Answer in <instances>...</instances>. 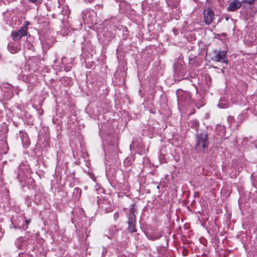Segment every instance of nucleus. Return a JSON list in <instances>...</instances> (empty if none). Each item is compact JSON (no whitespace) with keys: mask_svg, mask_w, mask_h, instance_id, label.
Here are the masks:
<instances>
[{"mask_svg":"<svg viewBox=\"0 0 257 257\" xmlns=\"http://www.w3.org/2000/svg\"><path fill=\"white\" fill-rule=\"evenodd\" d=\"M195 149L199 153H204L208 147L209 141L208 133L206 131L198 133L196 137Z\"/></svg>","mask_w":257,"mask_h":257,"instance_id":"1","label":"nucleus"},{"mask_svg":"<svg viewBox=\"0 0 257 257\" xmlns=\"http://www.w3.org/2000/svg\"><path fill=\"white\" fill-rule=\"evenodd\" d=\"M30 219H26L23 216H19L16 218L14 217L11 218L12 224L11 228H18L23 230H26L28 228L29 223L31 222Z\"/></svg>","mask_w":257,"mask_h":257,"instance_id":"2","label":"nucleus"},{"mask_svg":"<svg viewBox=\"0 0 257 257\" xmlns=\"http://www.w3.org/2000/svg\"><path fill=\"white\" fill-rule=\"evenodd\" d=\"M137 213V209L135 208V205L133 204L130 209L129 213L127 215L128 227L127 230L130 232H135L137 231L136 229V214Z\"/></svg>","mask_w":257,"mask_h":257,"instance_id":"3","label":"nucleus"},{"mask_svg":"<svg viewBox=\"0 0 257 257\" xmlns=\"http://www.w3.org/2000/svg\"><path fill=\"white\" fill-rule=\"evenodd\" d=\"M226 54L227 52L226 51L215 50L213 52V56L211 57V59L214 61L221 62L227 65L228 60Z\"/></svg>","mask_w":257,"mask_h":257,"instance_id":"4","label":"nucleus"},{"mask_svg":"<svg viewBox=\"0 0 257 257\" xmlns=\"http://www.w3.org/2000/svg\"><path fill=\"white\" fill-rule=\"evenodd\" d=\"M176 95L179 103L182 102L185 104H189L191 102V96L188 92L183 91L182 89H178L176 91Z\"/></svg>","mask_w":257,"mask_h":257,"instance_id":"5","label":"nucleus"},{"mask_svg":"<svg viewBox=\"0 0 257 257\" xmlns=\"http://www.w3.org/2000/svg\"><path fill=\"white\" fill-rule=\"evenodd\" d=\"M204 22L207 25H209L213 21L214 15L213 11L210 8L205 9L203 11Z\"/></svg>","mask_w":257,"mask_h":257,"instance_id":"6","label":"nucleus"},{"mask_svg":"<svg viewBox=\"0 0 257 257\" xmlns=\"http://www.w3.org/2000/svg\"><path fill=\"white\" fill-rule=\"evenodd\" d=\"M28 28L26 26L22 27L17 31H12L11 36L13 37L14 41L19 40L23 36H26L27 35Z\"/></svg>","mask_w":257,"mask_h":257,"instance_id":"7","label":"nucleus"},{"mask_svg":"<svg viewBox=\"0 0 257 257\" xmlns=\"http://www.w3.org/2000/svg\"><path fill=\"white\" fill-rule=\"evenodd\" d=\"M94 15H95V13L93 11L86 10L82 12V16L84 21L87 23L93 24L94 23L93 20L94 18Z\"/></svg>","mask_w":257,"mask_h":257,"instance_id":"8","label":"nucleus"},{"mask_svg":"<svg viewBox=\"0 0 257 257\" xmlns=\"http://www.w3.org/2000/svg\"><path fill=\"white\" fill-rule=\"evenodd\" d=\"M4 92V96L8 99H11L14 96L13 87L11 84L7 83L6 86H3L2 88Z\"/></svg>","mask_w":257,"mask_h":257,"instance_id":"9","label":"nucleus"},{"mask_svg":"<svg viewBox=\"0 0 257 257\" xmlns=\"http://www.w3.org/2000/svg\"><path fill=\"white\" fill-rule=\"evenodd\" d=\"M19 137L21 139L23 145L27 147L30 145V140L27 134L24 131H20L19 132Z\"/></svg>","mask_w":257,"mask_h":257,"instance_id":"10","label":"nucleus"},{"mask_svg":"<svg viewBox=\"0 0 257 257\" xmlns=\"http://www.w3.org/2000/svg\"><path fill=\"white\" fill-rule=\"evenodd\" d=\"M241 4L238 0L233 1L227 7V10L228 12H234L240 8Z\"/></svg>","mask_w":257,"mask_h":257,"instance_id":"11","label":"nucleus"},{"mask_svg":"<svg viewBox=\"0 0 257 257\" xmlns=\"http://www.w3.org/2000/svg\"><path fill=\"white\" fill-rule=\"evenodd\" d=\"M217 134L221 137L225 135L226 132V127L222 125H217L216 128Z\"/></svg>","mask_w":257,"mask_h":257,"instance_id":"12","label":"nucleus"},{"mask_svg":"<svg viewBox=\"0 0 257 257\" xmlns=\"http://www.w3.org/2000/svg\"><path fill=\"white\" fill-rule=\"evenodd\" d=\"M8 50L12 53H16L18 52L20 49L15 45L14 43H9L8 46Z\"/></svg>","mask_w":257,"mask_h":257,"instance_id":"13","label":"nucleus"},{"mask_svg":"<svg viewBox=\"0 0 257 257\" xmlns=\"http://www.w3.org/2000/svg\"><path fill=\"white\" fill-rule=\"evenodd\" d=\"M162 234L160 231H155L149 235V238L154 240L160 238Z\"/></svg>","mask_w":257,"mask_h":257,"instance_id":"14","label":"nucleus"},{"mask_svg":"<svg viewBox=\"0 0 257 257\" xmlns=\"http://www.w3.org/2000/svg\"><path fill=\"white\" fill-rule=\"evenodd\" d=\"M168 6L172 8H176L179 5V0H166Z\"/></svg>","mask_w":257,"mask_h":257,"instance_id":"15","label":"nucleus"},{"mask_svg":"<svg viewBox=\"0 0 257 257\" xmlns=\"http://www.w3.org/2000/svg\"><path fill=\"white\" fill-rule=\"evenodd\" d=\"M21 170L22 169H20L19 170L17 178L20 182H22L25 180V173L23 172L22 174L21 172Z\"/></svg>","mask_w":257,"mask_h":257,"instance_id":"16","label":"nucleus"},{"mask_svg":"<svg viewBox=\"0 0 257 257\" xmlns=\"http://www.w3.org/2000/svg\"><path fill=\"white\" fill-rule=\"evenodd\" d=\"M159 160L162 163H165L168 161V159L166 158V156L163 154H161L160 155Z\"/></svg>","mask_w":257,"mask_h":257,"instance_id":"17","label":"nucleus"},{"mask_svg":"<svg viewBox=\"0 0 257 257\" xmlns=\"http://www.w3.org/2000/svg\"><path fill=\"white\" fill-rule=\"evenodd\" d=\"M19 257H33L31 254L26 253H22L19 254Z\"/></svg>","mask_w":257,"mask_h":257,"instance_id":"18","label":"nucleus"},{"mask_svg":"<svg viewBox=\"0 0 257 257\" xmlns=\"http://www.w3.org/2000/svg\"><path fill=\"white\" fill-rule=\"evenodd\" d=\"M254 1L255 0H243L242 1V3H247L248 4H251L254 2Z\"/></svg>","mask_w":257,"mask_h":257,"instance_id":"19","label":"nucleus"},{"mask_svg":"<svg viewBox=\"0 0 257 257\" xmlns=\"http://www.w3.org/2000/svg\"><path fill=\"white\" fill-rule=\"evenodd\" d=\"M28 49H32L33 48V45L30 43H27L26 46H25Z\"/></svg>","mask_w":257,"mask_h":257,"instance_id":"20","label":"nucleus"},{"mask_svg":"<svg viewBox=\"0 0 257 257\" xmlns=\"http://www.w3.org/2000/svg\"><path fill=\"white\" fill-rule=\"evenodd\" d=\"M119 215L118 212H115L113 215L114 219L115 220H117L119 218Z\"/></svg>","mask_w":257,"mask_h":257,"instance_id":"21","label":"nucleus"},{"mask_svg":"<svg viewBox=\"0 0 257 257\" xmlns=\"http://www.w3.org/2000/svg\"><path fill=\"white\" fill-rule=\"evenodd\" d=\"M204 105V104L203 103H201L200 104H196V107L198 108H199L200 107H201V106H203Z\"/></svg>","mask_w":257,"mask_h":257,"instance_id":"22","label":"nucleus"},{"mask_svg":"<svg viewBox=\"0 0 257 257\" xmlns=\"http://www.w3.org/2000/svg\"><path fill=\"white\" fill-rule=\"evenodd\" d=\"M218 106L219 107L221 108H225L226 106H223L221 103H219L218 104Z\"/></svg>","mask_w":257,"mask_h":257,"instance_id":"23","label":"nucleus"},{"mask_svg":"<svg viewBox=\"0 0 257 257\" xmlns=\"http://www.w3.org/2000/svg\"><path fill=\"white\" fill-rule=\"evenodd\" d=\"M70 69H71V67H69V66H67L65 68V70L66 71H69L70 70Z\"/></svg>","mask_w":257,"mask_h":257,"instance_id":"24","label":"nucleus"},{"mask_svg":"<svg viewBox=\"0 0 257 257\" xmlns=\"http://www.w3.org/2000/svg\"><path fill=\"white\" fill-rule=\"evenodd\" d=\"M90 177L92 179V180H93V181H95V177L93 175H92V174H90Z\"/></svg>","mask_w":257,"mask_h":257,"instance_id":"25","label":"nucleus"},{"mask_svg":"<svg viewBox=\"0 0 257 257\" xmlns=\"http://www.w3.org/2000/svg\"><path fill=\"white\" fill-rule=\"evenodd\" d=\"M29 1L32 2V3L35 2L37 0H29Z\"/></svg>","mask_w":257,"mask_h":257,"instance_id":"26","label":"nucleus"},{"mask_svg":"<svg viewBox=\"0 0 257 257\" xmlns=\"http://www.w3.org/2000/svg\"><path fill=\"white\" fill-rule=\"evenodd\" d=\"M225 67H223V69H221V72H224V69H225Z\"/></svg>","mask_w":257,"mask_h":257,"instance_id":"27","label":"nucleus"},{"mask_svg":"<svg viewBox=\"0 0 257 257\" xmlns=\"http://www.w3.org/2000/svg\"><path fill=\"white\" fill-rule=\"evenodd\" d=\"M64 58H65V57H63V58H62V59H62V62H63V59H64Z\"/></svg>","mask_w":257,"mask_h":257,"instance_id":"28","label":"nucleus"},{"mask_svg":"<svg viewBox=\"0 0 257 257\" xmlns=\"http://www.w3.org/2000/svg\"><path fill=\"white\" fill-rule=\"evenodd\" d=\"M118 257H122V256H118Z\"/></svg>","mask_w":257,"mask_h":257,"instance_id":"29","label":"nucleus"}]
</instances>
